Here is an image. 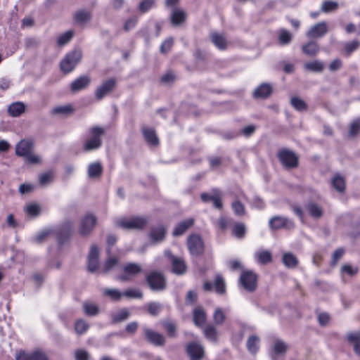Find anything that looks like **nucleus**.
Masks as SVG:
<instances>
[{"mask_svg":"<svg viewBox=\"0 0 360 360\" xmlns=\"http://www.w3.org/2000/svg\"><path fill=\"white\" fill-rule=\"evenodd\" d=\"M156 0H143L140 2L139 9L141 13H145L153 8L155 5Z\"/></svg>","mask_w":360,"mask_h":360,"instance_id":"nucleus-48","label":"nucleus"},{"mask_svg":"<svg viewBox=\"0 0 360 360\" xmlns=\"http://www.w3.org/2000/svg\"><path fill=\"white\" fill-rule=\"evenodd\" d=\"M291 34L284 29H281L278 33V43L279 45L285 46L291 41Z\"/></svg>","mask_w":360,"mask_h":360,"instance_id":"nucleus-40","label":"nucleus"},{"mask_svg":"<svg viewBox=\"0 0 360 360\" xmlns=\"http://www.w3.org/2000/svg\"><path fill=\"white\" fill-rule=\"evenodd\" d=\"M34 142L31 139H22L15 146V155L24 157L25 161L32 165L40 164L41 158L34 154Z\"/></svg>","mask_w":360,"mask_h":360,"instance_id":"nucleus-2","label":"nucleus"},{"mask_svg":"<svg viewBox=\"0 0 360 360\" xmlns=\"http://www.w3.org/2000/svg\"><path fill=\"white\" fill-rule=\"evenodd\" d=\"M305 210L314 219H319L323 214V208L316 202L310 201L305 205Z\"/></svg>","mask_w":360,"mask_h":360,"instance_id":"nucleus-19","label":"nucleus"},{"mask_svg":"<svg viewBox=\"0 0 360 360\" xmlns=\"http://www.w3.org/2000/svg\"><path fill=\"white\" fill-rule=\"evenodd\" d=\"M99 250L97 245H92L88 256V269L94 272L98 266Z\"/></svg>","mask_w":360,"mask_h":360,"instance_id":"nucleus-13","label":"nucleus"},{"mask_svg":"<svg viewBox=\"0 0 360 360\" xmlns=\"http://www.w3.org/2000/svg\"><path fill=\"white\" fill-rule=\"evenodd\" d=\"M166 229L162 225L152 227L149 233L150 239L153 243L156 244L164 240Z\"/></svg>","mask_w":360,"mask_h":360,"instance_id":"nucleus-16","label":"nucleus"},{"mask_svg":"<svg viewBox=\"0 0 360 360\" xmlns=\"http://www.w3.org/2000/svg\"><path fill=\"white\" fill-rule=\"evenodd\" d=\"M328 26L326 22H320L313 27L307 32L310 38H320L328 32Z\"/></svg>","mask_w":360,"mask_h":360,"instance_id":"nucleus-17","label":"nucleus"},{"mask_svg":"<svg viewBox=\"0 0 360 360\" xmlns=\"http://www.w3.org/2000/svg\"><path fill=\"white\" fill-rule=\"evenodd\" d=\"M82 57V51L79 50L73 51L65 56L60 62L61 70L65 73L72 72Z\"/></svg>","mask_w":360,"mask_h":360,"instance_id":"nucleus-5","label":"nucleus"},{"mask_svg":"<svg viewBox=\"0 0 360 360\" xmlns=\"http://www.w3.org/2000/svg\"><path fill=\"white\" fill-rule=\"evenodd\" d=\"M103 173V167L98 162L89 165L87 174L89 179H98Z\"/></svg>","mask_w":360,"mask_h":360,"instance_id":"nucleus-23","label":"nucleus"},{"mask_svg":"<svg viewBox=\"0 0 360 360\" xmlns=\"http://www.w3.org/2000/svg\"><path fill=\"white\" fill-rule=\"evenodd\" d=\"M347 340L353 344L354 352L360 356V336L351 333L347 335Z\"/></svg>","mask_w":360,"mask_h":360,"instance_id":"nucleus-43","label":"nucleus"},{"mask_svg":"<svg viewBox=\"0 0 360 360\" xmlns=\"http://www.w3.org/2000/svg\"><path fill=\"white\" fill-rule=\"evenodd\" d=\"M341 272L350 276H354L358 274L359 268L357 266L353 267L350 264H345L342 266Z\"/></svg>","mask_w":360,"mask_h":360,"instance_id":"nucleus-55","label":"nucleus"},{"mask_svg":"<svg viewBox=\"0 0 360 360\" xmlns=\"http://www.w3.org/2000/svg\"><path fill=\"white\" fill-rule=\"evenodd\" d=\"M240 283L246 290L252 292L257 288V276L252 271H245L240 277Z\"/></svg>","mask_w":360,"mask_h":360,"instance_id":"nucleus-11","label":"nucleus"},{"mask_svg":"<svg viewBox=\"0 0 360 360\" xmlns=\"http://www.w3.org/2000/svg\"><path fill=\"white\" fill-rule=\"evenodd\" d=\"M25 110V105L23 103L15 102L11 104L8 108V112L12 117H18Z\"/></svg>","mask_w":360,"mask_h":360,"instance_id":"nucleus-29","label":"nucleus"},{"mask_svg":"<svg viewBox=\"0 0 360 360\" xmlns=\"http://www.w3.org/2000/svg\"><path fill=\"white\" fill-rule=\"evenodd\" d=\"M259 338L257 335H251L247 340L248 350L252 354H256L259 349Z\"/></svg>","mask_w":360,"mask_h":360,"instance_id":"nucleus-37","label":"nucleus"},{"mask_svg":"<svg viewBox=\"0 0 360 360\" xmlns=\"http://www.w3.org/2000/svg\"><path fill=\"white\" fill-rule=\"evenodd\" d=\"M31 354L32 360H49L46 354L41 350H35Z\"/></svg>","mask_w":360,"mask_h":360,"instance_id":"nucleus-64","label":"nucleus"},{"mask_svg":"<svg viewBox=\"0 0 360 360\" xmlns=\"http://www.w3.org/2000/svg\"><path fill=\"white\" fill-rule=\"evenodd\" d=\"M278 158L285 168L292 167V151L285 148L281 149L278 153Z\"/></svg>","mask_w":360,"mask_h":360,"instance_id":"nucleus-18","label":"nucleus"},{"mask_svg":"<svg viewBox=\"0 0 360 360\" xmlns=\"http://www.w3.org/2000/svg\"><path fill=\"white\" fill-rule=\"evenodd\" d=\"M91 82V77L88 75H82L75 79L70 84V89L73 93L78 92L86 89Z\"/></svg>","mask_w":360,"mask_h":360,"instance_id":"nucleus-15","label":"nucleus"},{"mask_svg":"<svg viewBox=\"0 0 360 360\" xmlns=\"http://www.w3.org/2000/svg\"><path fill=\"white\" fill-rule=\"evenodd\" d=\"M360 131V120H355L353 122L349 129V134L350 136H356Z\"/></svg>","mask_w":360,"mask_h":360,"instance_id":"nucleus-60","label":"nucleus"},{"mask_svg":"<svg viewBox=\"0 0 360 360\" xmlns=\"http://www.w3.org/2000/svg\"><path fill=\"white\" fill-rule=\"evenodd\" d=\"M73 223L71 221H65L58 229L56 230L45 229L39 232L34 239L36 243L44 242L48 237L56 236L58 242L63 244L70 237L72 232Z\"/></svg>","mask_w":360,"mask_h":360,"instance_id":"nucleus-1","label":"nucleus"},{"mask_svg":"<svg viewBox=\"0 0 360 360\" xmlns=\"http://www.w3.org/2000/svg\"><path fill=\"white\" fill-rule=\"evenodd\" d=\"M256 261L261 264H266L271 262V253L268 250L257 252L255 255Z\"/></svg>","mask_w":360,"mask_h":360,"instance_id":"nucleus-34","label":"nucleus"},{"mask_svg":"<svg viewBox=\"0 0 360 360\" xmlns=\"http://www.w3.org/2000/svg\"><path fill=\"white\" fill-rule=\"evenodd\" d=\"M186 19V13L184 11L179 8H174L171 14V21L172 25H178Z\"/></svg>","mask_w":360,"mask_h":360,"instance_id":"nucleus-35","label":"nucleus"},{"mask_svg":"<svg viewBox=\"0 0 360 360\" xmlns=\"http://www.w3.org/2000/svg\"><path fill=\"white\" fill-rule=\"evenodd\" d=\"M40 210V207L37 204H30L25 207V212L32 217L38 216Z\"/></svg>","mask_w":360,"mask_h":360,"instance_id":"nucleus-56","label":"nucleus"},{"mask_svg":"<svg viewBox=\"0 0 360 360\" xmlns=\"http://www.w3.org/2000/svg\"><path fill=\"white\" fill-rule=\"evenodd\" d=\"M172 271L177 275L184 274L186 271L187 266L185 261L180 257H172Z\"/></svg>","mask_w":360,"mask_h":360,"instance_id":"nucleus-21","label":"nucleus"},{"mask_svg":"<svg viewBox=\"0 0 360 360\" xmlns=\"http://www.w3.org/2000/svg\"><path fill=\"white\" fill-rule=\"evenodd\" d=\"M194 219H187L179 223L173 231V236H179L184 234L190 227L193 225Z\"/></svg>","mask_w":360,"mask_h":360,"instance_id":"nucleus-22","label":"nucleus"},{"mask_svg":"<svg viewBox=\"0 0 360 360\" xmlns=\"http://www.w3.org/2000/svg\"><path fill=\"white\" fill-rule=\"evenodd\" d=\"M187 246L189 252L193 256H199L204 252V243L201 237L198 234H192L187 239Z\"/></svg>","mask_w":360,"mask_h":360,"instance_id":"nucleus-8","label":"nucleus"},{"mask_svg":"<svg viewBox=\"0 0 360 360\" xmlns=\"http://www.w3.org/2000/svg\"><path fill=\"white\" fill-rule=\"evenodd\" d=\"M286 345L283 342L279 340H275L271 353L272 360H276L277 356L283 354L286 352Z\"/></svg>","mask_w":360,"mask_h":360,"instance_id":"nucleus-25","label":"nucleus"},{"mask_svg":"<svg viewBox=\"0 0 360 360\" xmlns=\"http://www.w3.org/2000/svg\"><path fill=\"white\" fill-rule=\"evenodd\" d=\"M360 47V41L354 39L351 41L345 43L341 53L345 57H349L352 53L357 51Z\"/></svg>","mask_w":360,"mask_h":360,"instance_id":"nucleus-20","label":"nucleus"},{"mask_svg":"<svg viewBox=\"0 0 360 360\" xmlns=\"http://www.w3.org/2000/svg\"><path fill=\"white\" fill-rule=\"evenodd\" d=\"M338 4L333 1H325L321 6V11L324 13L334 11L338 8Z\"/></svg>","mask_w":360,"mask_h":360,"instance_id":"nucleus-51","label":"nucleus"},{"mask_svg":"<svg viewBox=\"0 0 360 360\" xmlns=\"http://www.w3.org/2000/svg\"><path fill=\"white\" fill-rule=\"evenodd\" d=\"M124 274L118 276L121 281H129L131 278L139 276L143 271L141 264L134 262H129L123 266Z\"/></svg>","mask_w":360,"mask_h":360,"instance_id":"nucleus-7","label":"nucleus"},{"mask_svg":"<svg viewBox=\"0 0 360 360\" xmlns=\"http://www.w3.org/2000/svg\"><path fill=\"white\" fill-rule=\"evenodd\" d=\"M214 322L217 325H221L225 320V314L220 308H217L213 314Z\"/></svg>","mask_w":360,"mask_h":360,"instance_id":"nucleus-54","label":"nucleus"},{"mask_svg":"<svg viewBox=\"0 0 360 360\" xmlns=\"http://www.w3.org/2000/svg\"><path fill=\"white\" fill-rule=\"evenodd\" d=\"M333 188L338 193H344L346 188V182L343 176L339 174H335L331 181Z\"/></svg>","mask_w":360,"mask_h":360,"instance_id":"nucleus-26","label":"nucleus"},{"mask_svg":"<svg viewBox=\"0 0 360 360\" xmlns=\"http://www.w3.org/2000/svg\"><path fill=\"white\" fill-rule=\"evenodd\" d=\"M75 19L78 23H86L91 20V13L88 11L80 10L75 13Z\"/></svg>","mask_w":360,"mask_h":360,"instance_id":"nucleus-39","label":"nucleus"},{"mask_svg":"<svg viewBox=\"0 0 360 360\" xmlns=\"http://www.w3.org/2000/svg\"><path fill=\"white\" fill-rule=\"evenodd\" d=\"M118 263V259L116 257H110L105 262L102 268V271L107 273L116 266Z\"/></svg>","mask_w":360,"mask_h":360,"instance_id":"nucleus-49","label":"nucleus"},{"mask_svg":"<svg viewBox=\"0 0 360 360\" xmlns=\"http://www.w3.org/2000/svg\"><path fill=\"white\" fill-rule=\"evenodd\" d=\"M162 309V305L157 302H151L148 304V313L153 316H157Z\"/></svg>","mask_w":360,"mask_h":360,"instance_id":"nucleus-47","label":"nucleus"},{"mask_svg":"<svg viewBox=\"0 0 360 360\" xmlns=\"http://www.w3.org/2000/svg\"><path fill=\"white\" fill-rule=\"evenodd\" d=\"M103 295L110 297L113 301H119L123 296L122 292L115 288H105L103 290Z\"/></svg>","mask_w":360,"mask_h":360,"instance_id":"nucleus-45","label":"nucleus"},{"mask_svg":"<svg viewBox=\"0 0 360 360\" xmlns=\"http://www.w3.org/2000/svg\"><path fill=\"white\" fill-rule=\"evenodd\" d=\"M130 316V312L126 308L122 309L118 311L113 312L110 314L112 323H117L127 320Z\"/></svg>","mask_w":360,"mask_h":360,"instance_id":"nucleus-28","label":"nucleus"},{"mask_svg":"<svg viewBox=\"0 0 360 360\" xmlns=\"http://www.w3.org/2000/svg\"><path fill=\"white\" fill-rule=\"evenodd\" d=\"M148 224L145 217H122L115 220V225L127 230L143 229Z\"/></svg>","mask_w":360,"mask_h":360,"instance_id":"nucleus-3","label":"nucleus"},{"mask_svg":"<svg viewBox=\"0 0 360 360\" xmlns=\"http://www.w3.org/2000/svg\"><path fill=\"white\" fill-rule=\"evenodd\" d=\"M73 109L70 105H60L53 108L51 112L53 115H58L62 116L69 115L72 114Z\"/></svg>","mask_w":360,"mask_h":360,"instance_id":"nucleus-41","label":"nucleus"},{"mask_svg":"<svg viewBox=\"0 0 360 360\" xmlns=\"http://www.w3.org/2000/svg\"><path fill=\"white\" fill-rule=\"evenodd\" d=\"M271 92L272 88L269 84H262L255 90L253 96L255 98H266L271 95Z\"/></svg>","mask_w":360,"mask_h":360,"instance_id":"nucleus-24","label":"nucleus"},{"mask_svg":"<svg viewBox=\"0 0 360 360\" xmlns=\"http://www.w3.org/2000/svg\"><path fill=\"white\" fill-rule=\"evenodd\" d=\"M206 321V314L202 308L197 307L193 311V322L197 326H202Z\"/></svg>","mask_w":360,"mask_h":360,"instance_id":"nucleus-31","label":"nucleus"},{"mask_svg":"<svg viewBox=\"0 0 360 360\" xmlns=\"http://www.w3.org/2000/svg\"><path fill=\"white\" fill-rule=\"evenodd\" d=\"M143 134L146 141L152 146H157L159 143L155 131L153 129L143 128Z\"/></svg>","mask_w":360,"mask_h":360,"instance_id":"nucleus-32","label":"nucleus"},{"mask_svg":"<svg viewBox=\"0 0 360 360\" xmlns=\"http://www.w3.org/2000/svg\"><path fill=\"white\" fill-rule=\"evenodd\" d=\"M186 351L191 360H201L204 355V349L197 342H191L187 345Z\"/></svg>","mask_w":360,"mask_h":360,"instance_id":"nucleus-14","label":"nucleus"},{"mask_svg":"<svg viewBox=\"0 0 360 360\" xmlns=\"http://www.w3.org/2000/svg\"><path fill=\"white\" fill-rule=\"evenodd\" d=\"M211 39L212 43L221 50L226 49L227 43L224 35L218 33H212L211 34Z\"/></svg>","mask_w":360,"mask_h":360,"instance_id":"nucleus-36","label":"nucleus"},{"mask_svg":"<svg viewBox=\"0 0 360 360\" xmlns=\"http://www.w3.org/2000/svg\"><path fill=\"white\" fill-rule=\"evenodd\" d=\"M143 332L147 340L155 346H162L165 344V340L164 336L150 328H144Z\"/></svg>","mask_w":360,"mask_h":360,"instance_id":"nucleus-12","label":"nucleus"},{"mask_svg":"<svg viewBox=\"0 0 360 360\" xmlns=\"http://www.w3.org/2000/svg\"><path fill=\"white\" fill-rule=\"evenodd\" d=\"M90 139H87L84 144V148L86 151L94 150L101 147L104 129L99 127H94L90 129Z\"/></svg>","mask_w":360,"mask_h":360,"instance_id":"nucleus-4","label":"nucleus"},{"mask_svg":"<svg viewBox=\"0 0 360 360\" xmlns=\"http://www.w3.org/2000/svg\"><path fill=\"white\" fill-rule=\"evenodd\" d=\"M76 360H89V354L84 349H77L75 352Z\"/></svg>","mask_w":360,"mask_h":360,"instance_id":"nucleus-63","label":"nucleus"},{"mask_svg":"<svg viewBox=\"0 0 360 360\" xmlns=\"http://www.w3.org/2000/svg\"><path fill=\"white\" fill-rule=\"evenodd\" d=\"M214 287L215 291L220 295H223L226 292V283L224 278L220 276L217 275L214 283Z\"/></svg>","mask_w":360,"mask_h":360,"instance_id":"nucleus-44","label":"nucleus"},{"mask_svg":"<svg viewBox=\"0 0 360 360\" xmlns=\"http://www.w3.org/2000/svg\"><path fill=\"white\" fill-rule=\"evenodd\" d=\"M163 325L169 336L174 337L176 335V325L172 321H165Z\"/></svg>","mask_w":360,"mask_h":360,"instance_id":"nucleus-62","label":"nucleus"},{"mask_svg":"<svg viewBox=\"0 0 360 360\" xmlns=\"http://www.w3.org/2000/svg\"><path fill=\"white\" fill-rule=\"evenodd\" d=\"M203 333L205 338L212 342L217 339V331L214 326L208 325L203 329Z\"/></svg>","mask_w":360,"mask_h":360,"instance_id":"nucleus-42","label":"nucleus"},{"mask_svg":"<svg viewBox=\"0 0 360 360\" xmlns=\"http://www.w3.org/2000/svg\"><path fill=\"white\" fill-rule=\"evenodd\" d=\"M116 86V80L110 78L104 81L101 85L98 86L95 91V98L100 101L105 96L112 92Z\"/></svg>","mask_w":360,"mask_h":360,"instance_id":"nucleus-9","label":"nucleus"},{"mask_svg":"<svg viewBox=\"0 0 360 360\" xmlns=\"http://www.w3.org/2000/svg\"><path fill=\"white\" fill-rule=\"evenodd\" d=\"M319 324L321 326H326L330 321V316L327 312H320L317 316Z\"/></svg>","mask_w":360,"mask_h":360,"instance_id":"nucleus-57","label":"nucleus"},{"mask_svg":"<svg viewBox=\"0 0 360 360\" xmlns=\"http://www.w3.org/2000/svg\"><path fill=\"white\" fill-rule=\"evenodd\" d=\"M146 281L150 288L153 291H162L166 288L165 276L158 271H151L146 276Z\"/></svg>","mask_w":360,"mask_h":360,"instance_id":"nucleus-6","label":"nucleus"},{"mask_svg":"<svg viewBox=\"0 0 360 360\" xmlns=\"http://www.w3.org/2000/svg\"><path fill=\"white\" fill-rule=\"evenodd\" d=\"M303 53L307 56H314L319 51V46L316 41H309L302 46Z\"/></svg>","mask_w":360,"mask_h":360,"instance_id":"nucleus-30","label":"nucleus"},{"mask_svg":"<svg viewBox=\"0 0 360 360\" xmlns=\"http://www.w3.org/2000/svg\"><path fill=\"white\" fill-rule=\"evenodd\" d=\"M305 70L313 72H321L324 69L323 62L319 60H313L304 64Z\"/></svg>","mask_w":360,"mask_h":360,"instance_id":"nucleus-38","label":"nucleus"},{"mask_svg":"<svg viewBox=\"0 0 360 360\" xmlns=\"http://www.w3.org/2000/svg\"><path fill=\"white\" fill-rule=\"evenodd\" d=\"M97 218L91 214H87L82 217L80 222L79 233L82 236H88L93 230Z\"/></svg>","mask_w":360,"mask_h":360,"instance_id":"nucleus-10","label":"nucleus"},{"mask_svg":"<svg viewBox=\"0 0 360 360\" xmlns=\"http://www.w3.org/2000/svg\"><path fill=\"white\" fill-rule=\"evenodd\" d=\"M73 36V32L71 30L67 31L60 35L58 38L57 43L59 46H62L68 44Z\"/></svg>","mask_w":360,"mask_h":360,"instance_id":"nucleus-52","label":"nucleus"},{"mask_svg":"<svg viewBox=\"0 0 360 360\" xmlns=\"http://www.w3.org/2000/svg\"><path fill=\"white\" fill-rule=\"evenodd\" d=\"M294 109L299 112H306L308 110V105L303 100L294 96Z\"/></svg>","mask_w":360,"mask_h":360,"instance_id":"nucleus-53","label":"nucleus"},{"mask_svg":"<svg viewBox=\"0 0 360 360\" xmlns=\"http://www.w3.org/2000/svg\"><path fill=\"white\" fill-rule=\"evenodd\" d=\"M233 234L238 238H243L246 232V228L244 224L238 223L234 225L233 228Z\"/></svg>","mask_w":360,"mask_h":360,"instance_id":"nucleus-50","label":"nucleus"},{"mask_svg":"<svg viewBox=\"0 0 360 360\" xmlns=\"http://www.w3.org/2000/svg\"><path fill=\"white\" fill-rule=\"evenodd\" d=\"M231 207L234 213L237 215H243L245 212L244 205L240 201L236 200L233 202Z\"/></svg>","mask_w":360,"mask_h":360,"instance_id":"nucleus-59","label":"nucleus"},{"mask_svg":"<svg viewBox=\"0 0 360 360\" xmlns=\"http://www.w3.org/2000/svg\"><path fill=\"white\" fill-rule=\"evenodd\" d=\"M89 328V323L84 319H79L75 323V330L78 335L86 333Z\"/></svg>","mask_w":360,"mask_h":360,"instance_id":"nucleus-46","label":"nucleus"},{"mask_svg":"<svg viewBox=\"0 0 360 360\" xmlns=\"http://www.w3.org/2000/svg\"><path fill=\"white\" fill-rule=\"evenodd\" d=\"M287 219L285 217L276 216L269 219V225L271 229L277 230L285 227Z\"/></svg>","mask_w":360,"mask_h":360,"instance_id":"nucleus-33","label":"nucleus"},{"mask_svg":"<svg viewBox=\"0 0 360 360\" xmlns=\"http://www.w3.org/2000/svg\"><path fill=\"white\" fill-rule=\"evenodd\" d=\"M84 313L89 316H94L99 314V306L93 302L86 301L83 303Z\"/></svg>","mask_w":360,"mask_h":360,"instance_id":"nucleus-27","label":"nucleus"},{"mask_svg":"<svg viewBox=\"0 0 360 360\" xmlns=\"http://www.w3.org/2000/svg\"><path fill=\"white\" fill-rule=\"evenodd\" d=\"M123 296L131 298H142L143 293L138 289H129L125 292H122Z\"/></svg>","mask_w":360,"mask_h":360,"instance_id":"nucleus-58","label":"nucleus"},{"mask_svg":"<svg viewBox=\"0 0 360 360\" xmlns=\"http://www.w3.org/2000/svg\"><path fill=\"white\" fill-rule=\"evenodd\" d=\"M173 43H174V40L172 37H169L166 40H165L160 46L161 53H167L172 48Z\"/></svg>","mask_w":360,"mask_h":360,"instance_id":"nucleus-61","label":"nucleus"}]
</instances>
